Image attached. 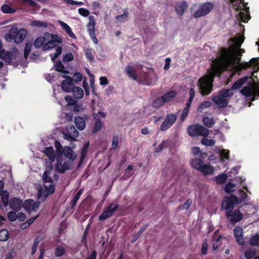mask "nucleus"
Masks as SVG:
<instances>
[{"instance_id": "f257e3e1", "label": "nucleus", "mask_w": 259, "mask_h": 259, "mask_svg": "<svg viewBox=\"0 0 259 259\" xmlns=\"http://www.w3.org/2000/svg\"><path fill=\"white\" fill-rule=\"evenodd\" d=\"M233 44L228 49L221 48L218 58L212 61L211 71L198 80L197 85L200 93L203 95H209L212 90L214 76L220 75L223 70H230L232 75L243 69L253 67V72L258 71L259 59L253 58L248 62L240 63L241 56L244 52L240 48L244 41V37L240 36L230 39Z\"/></svg>"}, {"instance_id": "f03ea898", "label": "nucleus", "mask_w": 259, "mask_h": 259, "mask_svg": "<svg viewBox=\"0 0 259 259\" xmlns=\"http://www.w3.org/2000/svg\"><path fill=\"white\" fill-rule=\"evenodd\" d=\"M247 82V85L244 86L240 90V93L245 97L251 98V101H254L255 97L259 96V82H254L252 78L248 77H244L237 80L232 86L231 91L236 90L240 88L242 85Z\"/></svg>"}, {"instance_id": "7ed1b4c3", "label": "nucleus", "mask_w": 259, "mask_h": 259, "mask_svg": "<svg viewBox=\"0 0 259 259\" xmlns=\"http://www.w3.org/2000/svg\"><path fill=\"white\" fill-rule=\"evenodd\" d=\"M52 170V166L47 167L42 177L44 187L40 185L38 186L37 199L40 201H44L48 195L54 193L55 191L53 181L51 177Z\"/></svg>"}, {"instance_id": "20e7f679", "label": "nucleus", "mask_w": 259, "mask_h": 259, "mask_svg": "<svg viewBox=\"0 0 259 259\" xmlns=\"http://www.w3.org/2000/svg\"><path fill=\"white\" fill-rule=\"evenodd\" d=\"M233 7L236 10L240 11L236 15V18L239 21L246 23L250 18L249 14V8L246 7L243 0H229Z\"/></svg>"}, {"instance_id": "39448f33", "label": "nucleus", "mask_w": 259, "mask_h": 259, "mask_svg": "<svg viewBox=\"0 0 259 259\" xmlns=\"http://www.w3.org/2000/svg\"><path fill=\"white\" fill-rule=\"evenodd\" d=\"M27 31L25 29L18 30L16 26H12L7 33L5 35V39L9 42L14 40L16 44L21 43L27 35Z\"/></svg>"}, {"instance_id": "423d86ee", "label": "nucleus", "mask_w": 259, "mask_h": 259, "mask_svg": "<svg viewBox=\"0 0 259 259\" xmlns=\"http://www.w3.org/2000/svg\"><path fill=\"white\" fill-rule=\"evenodd\" d=\"M239 198L234 195L225 197L222 202V207L226 210L232 209L234 204H241L246 199L247 196L246 193L242 190L239 191Z\"/></svg>"}, {"instance_id": "0eeeda50", "label": "nucleus", "mask_w": 259, "mask_h": 259, "mask_svg": "<svg viewBox=\"0 0 259 259\" xmlns=\"http://www.w3.org/2000/svg\"><path fill=\"white\" fill-rule=\"evenodd\" d=\"M233 95L231 90H223L218 95H213L212 100L220 108H222L228 105L229 98Z\"/></svg>"}, {"instance_id": "6e6552de", "label": "nucleus", "mask_w": 259, "mask_h": 259, "mask_svg": "<svg viewBox=\"0 0 259 259\" xmlns=\"http://www.w3.org/2000/svg\"><path fill=\"white\" fill-rule=\"evenodd\" d=\"M192 167L201 172L203 174L211 175L214 172V168L209 164H205L202 160L199 158H194L191 161Z\"/></svg>"}, {"instance_id": "1a4fd4ad", "label": "nucleus", "mask_w": 259, "mask_h": 259, "mask_svg": "<svg viewBox=\"0 0 259 259\" xmlns=\"http://www.w3.org/2000/svg\"><path fill=\"white\" fill-rule=\"evenodd\" d=\"M56 151L52 146L46 147L43 151L51 162H54L60 155H62V148L59 143H56Z\"/></svg>"}, {"instance_id": "9d476101", "label": "nucleus", "mask_w": 259, "mask_h": 259, "mask_svg": "<svg viewBox=\"0 0 259 259\" xmlns=\"http://www.w3.org/2000/svg\"><path fill=\"white\" fill-rule=\"evenodd\" d=\"M188 135L191 137L201 136L206 137L209 134V130L202 125L198 124L192 125L187 129Z\"/></svg>"}, {"instance_id": "9b49d317", "label": "nucleus", "mask_w": 259, "mask_h": 259, "mask_svg": "<svg viewBox=\"0 0 259 259\" xmlns=\"http://www.w3.org/2000/svg\"><path fill=\"white\" fill-rule=\"evenodd\" d=\"M48 40H45V44L42 48L44 51H47L53 48L58 46V45L62 42V39L60 37L55 34H51L49 33H46Z\"/></svg>"}, {"instance_id": "f8f14e48", "label": "nucleus", "mask_w": 259, "mask_h": 259, "mask_svg": "<svg viewBox=\"0 0 259 259\" xmlns=\"http://www.w3.org/2000/svg\"><path fill=\"white\" fill-rule=\"evenodd\" d=\"M73 164L72 162L64 161L62 155L59 156L56 159L55 168L56 170L60 174H63L65 171L71 169Z\"/></svg>"}, {"instance_id": "ddd939ff", "label": "nucleus", "mask_w": 259, "mask_h": 259, "mask_svg": "<svg viewBox=\"0 0 259 259\" xmlns=\"http://www.w3.org/2000/svg\"><path fill=\"white\" fill-rule=\"evenodd\" d=\"M213 8V5L210 2L201 4L198 9L194 13L193 16L195 18L204 16L209 13Z\"/></svg>"}, {"instance_id": "4468645a", "label": "nucleus", "mask_w": 259, "mask_h": 259, "mask_svg": "<svg viewBox=\"0 0 259 259\" xmlns=\"http://www.w3.org/2000/svg\"><path fill=\"white\" fill-rule=\"evenodd\" d=\"M118 208L117 204L111 203L105 207L99 217L100 221L105 220L112 216L113 212Z\"/></svg>"}, {"instance_id": "2eb2a0df", "label": "nucleus", "mask_w": 259, "mask_h": 259, "mask_svg": "<svg viewBox=\"0 0 259 259\" xmlns=\"http://www.w3.org/2000/svg\"><path fill=\"white\" fill-rule=\"evenodd\" d=\"M79 132L73 126H70L67 128L66 131L63 133V138L69 141H74L76 140Z\"/></svg>"}, {"instance_id": "dca6fc26", "label": "nucleus", "mask_w": 259, "mask_h": 259, "mask_svg": "<svg viewBox=\"0 0 259 259\" xmlns=\"http://www.w3.org/2000/svg\"><path fill=\"white\" fill-rule=\"evenodd\" d=\"M177 116L174 114L167 115L164 121L162 123L160 130L162 131H165L168 129L176 121Z\"/></svg>"}, {"instance_id": "f3484780", "label": "nucleus", "mask_w": 259, "mask_h": 259, "mask_svg": "<svg viewBox=\"0 0 259 259\" xmlns=\"http://www.w3.org/2000/svg\"><path fill=\"white\" fill-rule=\"evenodd\" d=\"M40 202L34 201L33 200H26L23 204V207L25 210L31 212L32 211L36 212L39 207Z\"/></svg>"}, {"instance_id": "a211bd4d", "label": "nucleus", "mask_w": 259, "mask_h": 259, "mask_svg": "<svg viewBox=\"0 0 259 259\" xmlns=\"http://www.w3.org/2000/svg\"><path fill=\"white\" fill-rule=\"evenodd\" d=\"M226 215L230 218V221L233 224L240 221L242 219V214L237 209L233 211L228 210L226 212Z\"/></svg>"}, {"instance_id": "6ab92c4d", "label": "nucleus", "mask_w": 259, "mask_h": 259, "mask_svg": "<svg viewBox=\"0 0 259 259\" xmlns=\"http://www.w3.org/2000/svg\"><path fill=\"white\" fill-rule=\"evenodd\" d=\"M65 78V80H63L61 83V87L63 91L66 92L70 93L71 90L73 87L72 82V78L66 75H64L62 76Z\"/></svg>"}, {"instance_id": "aec40b11", "label": "nucleus", "mask_w": 259, "mask_h": 259, "mask_svg": "<svg viewBox=\"0 0 259 259\" xmlns=\"http://www.w3.org/2000/svg\"><path fill=\"white\" fill-rule=\"evenodd\" d=\"M75 148V146H72V148L69 146H65L62 149V153H63L65 156L71 161H74L77 157L76 154L73 151V149Z\"/></svg>"}, {"instance_id": "412c9836", "label": "nucleus", "mask_w": 259, "mask_h": 259, "mask_svg": "<svg viewBox=\"0 0 259 259\" xmlns=\"http://www.w3.org/2000/svg\"><path fill=\"white\" fill-rule=\"evenodd\" d=\"M4 183L0 181V198L5 206L8 204L9 193L7 191H3Z\"/></svg>"}, {"instance_id": "4be33fe9", "label": "nucleus", "mask_w": 259, "mask_h": 259, "mask_svg": "<svg viewBox=\"0 0 259 259\" xmlns=\"http://www.w3.org/2000/svg\"><path fill=\"white\" fill-rule=\"evenodd\" d=\"M243 229L241 227H238L234 230V235L236 239L237 242L240 245L244 244V239L242 237Z\"/></svg>"}, {"instance_id": "5701e85b", "label": "nucleus", "mask_w": 259, "mask_h": 259, "mask_svg": "<svg viewBox=\"0 0 259 259\" xmlns=\"http://www.w3.org/2000/svg\"><path fill=\"white\" fill-rule=\"evenodd\" d=\"M23 205L22 201L18 198H13L10 200V206L11 209L19 211Z\"/></svg>"}, {"instance_id": "b1692460", "label": "nucleus", "mask_w": 259, "mask_h": 259, "mask_svg": "<svg viewBox=\"0 0 259 259\" xmlns=\"http://www.w3.org/2000/svg\"><path fill=\"white\" fill-rule=\"evenodd\" d=\"M70 92L77 100L82 99L84 94L83 90L79 87H73Z\"/></svg>"}, {"instance_id": "393cba45", "label": "nucleus", "mask_w": 259, "mask_h": 259, "mask_svg": "<svg viewBox=\"0 0 259 259\" xmlns=\"http://www.w3.org/2000/svg\"><path fill=\"white\" fill-rule=\"evenodd\" d=\"M13 54L8 51L2 50L0 51V58L6 62L10 63L13 58Z\"/></svg>"}, {"instance_id": "a878e982", "label": "nucleus", "mask_w": 259, "mask_h": 259, "mask_svg": "<svg viewBox=\"0 0 259 259\" xmlns=\"http://www.w3.org/2000/svg\"><path fill=\"white\" fill-rule=\"evenodd\" d=\"M47 36L49 35L45 33L42 36L36 38L34 42V46L36 48H39L41 47H43V46L45 44V40H48V38L47 37Z\"/></svg>"}, {"instance_id": "bb28decb", "label": "nucleus", "mask_w": 259, "mask_h": 259, "mask_svg": "<svg viewBox=\"0 0 259 259\" xmlns=\"http://www.w3.org/2000/svg\"><path fill=\"white\" fill-rule=\"evenodd\" d=\"M95 24L96 22L94 16H90L89 17V22L87 25L89 34L95 33Z\"/></svg>"}, {"instance_id": "cd10ccee", "label": "nucleus", "mask_w": 259, "mask_h": 259, "mask_svg": "<svg viewBox=\"0 0 259 259\" xmlns=\"http://www.w3.org/2000/svg\"><path fill=\"white\" fill-rule=\"evenodd\" d=\"M74 121L76 127L79 130H83L85 128V122L84 120L82 117H75Z\"/></svg>"}, {"instance_id": "c85d7f7f", "label": "nucleus", "mask_w": 259, "mask_h": 259, "mask_svg": "<svg viewBox=\"0 0 259 259\" xmlns=\"http://www.w3.org/2000/svg\"><path fill=\"white\" fill-rule=\"evenodd\" d=\"M93 116L96 120V122L94 125V127L93 130L94 133L99 131L102 127V124L100 119L98 118V115L96 113H93Z\"/></svg>"}, {"instance_id": "c756f323", "label": "nucleus", "mask_w": 259, "mask_h": 259, "mask_svg": "<svg viewBox=\"0 0 259 259\" xmlns=\"http://www.w3.org/2000/svg\"><path fill=\"white\" fill-rule=\"evenodd\" d=\"M187 7V6L186 2L178 4L176 6V11L178 15H182Z\"/></svg>"}, {"instance_id": "7c9ffc66", "label": "nucleus", "mask_w": 259, "mask_h": 259, "mask_svg": "<svg viewBox=\"0 0 259 259\" xmlns=\"http://www.w3.org/2000/svg\"><path fill=\"white\" fill-rule=\"evenodd\" d=\"M30 25L33 27H47L48 26L47 23L45 21L39 20H33L30 23Z\"/></svg>"}, {"instance_id": "2f4dec72", "label": "nucleus", "mask_w": 259, "mask_h": 259, "mask_svg": "<svg viewBox=\"0 0 259 259\" xmlns=\"http://www.w3.org/2000/svg\"><path fill=\"white\" fill-rule=\"evenodd\" d=\"M232 175L229 174L228 176L225 174H222L215 177V181L218 184H224L228 177H232Z\"/></svg>"}, {"instance_id": "473e14b6", "label": "nucleus", "mask_w": 259, "mask_h": 259, "mask_svg": "<svg viewBox=\"0 0 259 259\" xmlns=\"http://www.w3.org/2000/svg\"><path fill=\"white\" fill-rule=\"evenodd\" d=\"M177 95V92L175 91H170L165 94L162 97L164 99L165 103L171 101L174 98H175Z\"/></svg>"}, {"instance_id": "72a5a7b5", "label": "nucleus", "mask_w": 259, "mask_h": 259, "mask_svg": "<svg viewBox=\"0 0 259 259\" xmlns=\"http://www.w3.org/2000/svg\"><path fill=\"white\" fill-rule=\"evenodd\" d=\"M126 72L130 77L133 78L134 80H136L137 79L136 70L133 67L131 66H127L126 68Z\"/></svg>"}, {"instance_id": "f704fd0d", "label": "nucleus", "mask_w": 259, "mask_h": 259, "mask_svg": "<svg viewBox=\"0 0 259 259\" xmlns=\"http://www.w3.org/2000/svg\"><path fill=\"white\" fill-rule=\"evenodd\" d=\"M85 54L87 58L90 61L94 60L95 54V51L92 49H86L85 50Z\"/></svg>"}, {"instance_id": "c9c22d12", "label": "nucleus", "mask_w": 259, "mask_h": 259, "mask_svg": "<svg viewBox=\"0 0 259 259\" xmlns=\"http://www.w3.org/2000/svg\"><path fill=\"white\" fill-rule=\"evenodd\" d=\"M202 122L206 126L208 127H212L214 123L213 119L207 116H205L202 118Z\"/></svg>"}, {"instance_id": "e433bc0d", "label": "nucleus", "mask_w": 259, "mask_h": 259, "mask_svg": "<svg viewBox=\"0 0 259 259\" xmlns=\"http://www.w3.org/2000/svg\"><path fill=\"white\" fill-rule=\"evenodd\" d=\"M249 244L252 246H257L259 245V235L255 234L252 236L249 239Z\"/></svg>"}, {"instance_id": "4c0bfd02", "label": "nucleus", "mask_w": 259, "mask_h": 259, "mask_svg": "<svg viewBox=\"0 0 259 259\" xmlns=\"http://www.w3.org/2000/svg\"><path fill=\"white\" fill-rule=\"evenodd\" d=\"M165 103L164 99L162 97L156 99L153 103V106L155 108H158L162 106Z\"/></svg>"}, {"instance_id": "58836bf2", "label": "nucleus", "mask_w": 259, "mask_h": 259, "mask_svg": "<svg viewBox=\"0 0 259 259\" xmlns=\"http://www.w3.org/2000/svg\"><path fill=\"white\" fill-rule=\"evenodd\" d=\"M9 238V233L7 230L3 229L0 231V241H6Z\"/></svg>"}, {"instance_id": "ea45409f", "label": "nucleus", "mask_w": 259, "mask_h": 259, "mask_svg": "<svg viewBox=\"0 0 259 259\" xmlns=\"http://www.w3.org/2000/svg\"><path fill=\"white\" fill-rule=\"evenodd\" d=\"M236 185L232 183L227 184L225 187V190L227 193H231L235 190Z\"/></svg>"}, {"instance_id": "a19ab883", "label": "nucleus", "mask_w": 259, "mask_h": 259, "mask_svg": "<svg viewBox=\"0 0 259 259\" xmlns=\"http://www.w3.org/2000/svg\"><path fill=\"white\" fill-rule=\"evenodd\" d=\"M2 11L6 14H12L15 12V10L7 5H4L2 7Z\"/></svg>"}, {"instance_id": "79ce46f5", "label": "nucleus", "mask_w": 259, "mask_h": 259, "mask_svg": "<svg viewBox=\"0 0 259 259\" xmlns=\"http://www.w3.org/2000/svg\"><path fill=\"white\" fill-rule=\"evenodd\" d=\"M201 143L205 145L208 146H212L214 145L215 141L212 139H208L205 137H204L201 141Z\"/></svg>"}, {"instance_id": "37998d69", "label": "nucleus", "mask_w": 259, "mask_h": 259, "mask_svg": "<svg viewBox=\"0 0 259 259\" xmlns=\"http://www.w3.org/2000/svg\"><path fill=\"white\" fill-rule=\"evenodd\" d=\"M192 203V200L190 199H187L186 201L182 205H180L178 207L179 210L182 209H188L191 205Z\"/></svg>"}, {"instance_id": "c03bdc74", "label": "nucleus", "mask_w": 259, "mask_h": 259, "mask_svg": "<svg viewBox=\"0 0 259 259\" xmlns=\"http://www.w3.org/2000/svg\"><path fill=\"white\" fill-rule=\"evenodd\" d=\"M211 105V103L208 101H205L201 103L198 107V110L201 111L205 108H209Z\"/></svg>"}, {"instance_id": "a18cd8bd", "label": "nucleus", "mask_w": 259, "mask_h": 259, "mask_svg": "<svg viewBox=\"0 0 259 259\" xmlns=\"http://www.w3.org/2000/svg\"><path fill=\"white\" fill-rule=\"evenodd\" d=\"M230 151L228 150L222 149L220 152V155L221 157V161H224V159H228L230 156Z\"/></svg>"}, {"instance_id": "49530a36", "label": "nucleus", "mask_w": 259, "mask_h": 259, "mask_svg": "<svg viewBox=\"0 0 259 259\" xmlns=\"http://www.w3.org/2000/svg\"><path fill=\"white\" fill-rule=\"evenodd\" d=\"M89 146V142H87L84 144L83 147L81 149V159L83 160L87 153V150Z\"/></svg>"}, {"instance_id": "de8ad7c7", "label": "nucleus", "mask_w": 259, "mask_h": 259, "mask_svg": "<svg viewBox=\"0 0 259 259\" xmlns=\"http://www.w3.org/2000/svg\"><path fill=\"white\" fill-rule=\"evenodd\" d=\"M189 98L188 99V101L187 102V104L188 105V106H190L191 104L193 101V98L195 96V90L194 88H191L189 92Z\"/></svg>"}, {"instance_id": "09e8293b", "label": "nucleus", "mask_w": 259, "mask_h": 259, "mask_svg": "<svg viewBox=\"0 0 259 259\" xmlns=\"http://www.w3.org/2000/svg\"><path fill=\"white\" fill-rule=\"evenodd\" d=\"M32 46V45L31 43H27L26 44L24 52V56L25 59L27 58L28 56L31 51V48Z\"/></svg>"}, {"instance_id": "8fccbe9b", "label": "nucleus", "mask_w": 259, "mask_h": 259, "mask_svg": "<svg viewBox=\"0 0 259 259\" xmlns=\"http://www.w3.org/2000/svg\"><path fill=\"white\" fill-rule=\"evenodd\" d=\"M190 107V106H188V105L187 104L186 107L183 109L181 116V119L182 121H184L187 117L189 113Z\"/></svg>"}, {"instance_id": "3c124183", "label": "nucleus", "mask_w": 259, "mask_h": 259, "mask_svg": "<svg viewBox=\"0 0 259 259\" xmlns=\"http://www.w3.org/2000/svg\"><path fill=\"white\" fill-rule=\"evenodd\" d=\"M127 19V12H125L123 14L116 17V20L119 22L126 21Z\"/></svg>"}, {"instance_id": "603ef678", "label": "nucleus", "mask_w": 259, "mask_h": 259, "mask_svg": "<svg viewBox=\"0 0 259 259\" xmlns=\"http://www.w3.org/2000/svg\"><path fill=\"white\" fill-rule=\"evenodd\" d=\"M134 166L129 165L126 169L125 170V174L127 177H131L134 173Z\"/></svg>"}, {"instance_id": "864d4df0", "label": "nucleus", "mask_w": 259, "mask_h": 259, "mask_svg": "<svg viewBox=\"0 0 259 259\" xmlns=\"http://www.w3.org/2000/svg\"><path fill=\"white\" fill-rule=\"evenodd\" d=\"M118 144V136L117 135L114 136L112 139L111 148L112 149H115L117 148Z\"/></svg>"}, {"instance_id": "5fc2aeb1", "label": "nucleus", "mask_w": 259, "mask_h": 259, "mask_svg": "<svg viewBox=\"0 0 259 259\" xmlns=\"http://www.w3.org/2000/svg\"><path fill=\"white\" fill-rule=\"evenodd\" d=\"M64 67L61 63L57 64L55 66V70L58 72L68 74V72L64 70Z\"/></svg>"}, {"instance_id": "6e6d98bb", "label": "nucleus", "mask_w": 259, "mask_h": 259, "mask_svg": "<svg viewBox=\"0 0 259 259\" xmlns=\"http://www.w3.org/2000/svg\"><path fill=\"white\" fill-rule=\"evenodd\" d=\"M65 99L67 102L68 105H72L77 102V100L74 97H71L70 96H67L65 97Z\"/></svg>"}, {"instance_id": "4d7b16f0", "label": "nucleus", "mask_w": 259, "mask_h": 259, "mask_svg": "<svg viewBox=\"0 0 259 259\" xmlns=\"http://www.w3.org/2000/svg\"><path fill=\"white\" fill-rule=\"evenodd\" d=\"M255 255V252L254 250L250 249L247 250L245 253V256L247 259H250L254 257Z\"/></svg>"}, {"instance_id": "13d9d810", "label": "nucleus", "mask_w": 259, "mask_h": 259, "mask_svg": "<svg viewBox=\"0 0 259 259\" xmlns=\"http://www.w3.org/2000/svg\"><path fill=\"white\" fill-rule=\"evenodd\" d=\"M8 218L10 221L14 222L17 219V215L14 211H10L8 213Z\"/></svg>"}, {"instance_id": "bf43d9fd", "label": "nucleus", "mask_w": 259, "mask_h": 259, "mask_svg": "<svg viewBox=\"0 0 259 259\" xmlns=\"http://www.w3.org/2000/svg\"><path fill=\"white\" fill-rule=\"evenodd\" d=\"M83 87L84 89L85 95L89 96L90 95V88L87 82V79L85 77L84 78L83 81Z\"/></svg>"}, {"instance_id": "052dcab7", "label": "nucleus", "mask_w": 259, "mask_h": 259, "mask_svg": "<svg viewBox=\"0 0 259 259\" xmlns=\"http://www.w3.org/2000/svg\"><path fill=\"white\" fill-rule=\"evenodd\" d=\"M62 52V48L61 47H58L56 48L55 53L53 54V56L52 57V60L54 61L59 56Z\"/></svg>"}, {"instance_id": "680f3d73", "label": "nucleus", "mask_w": 259, "mask_h": 259, "mask_svg": "<svg viewBox=\"0 0 259 259\" xmlns=\"http://www.w3.org/2000/svg\"><path fill=\"white\" fill-rule=\"evenodd\" d=\"M82 193V190H80L74 196L73 199L72 200L71 203L73 205H74L77 200L79 199L81 194Z\"/></svg>"}, {"instance_id": "e2e57ef3", "label": "nucleus", "mask_w": 259, "mask_h": 259, "mask_svg": "<svg viewBox=\"0 0 259 259\" xmlns=\"http://www.w3.org/2000/svg\"><path fill=\"white\" fill-rule=\"evenodd\" d=\"M65 252V250L64 247H58L56 248L55 250V255L57 256H62Z\"/></svg>"}, {"instance_id": "0e129e2a", "label": "nucleus", "mask_w": 259, "mask_h": 259, "mask_svg": "<svg viewBox=\"0 0 259 259\" xmlns=\"http://www.w3.org/2000/svg\"><path fill=\"white\" fill-rule=\"evenodd\" d=\"M78 11L79 14L83 17H87L90 14L89 11L84 8H79Z\"/></svg>"}, {"instance_id": "69168bd1", "label": "nucleus", "mask_w": 259, "mask_h": 259, "mask_svg": "<svg viewBox=\"0 0 259 259\" xmlns=\"http://www.w3.org/2000/svg\"><path fill=\"white\" fill-rule=\"evenodd\" d=\"M73 56L71 53L66 54L64 56L63 61L64 62H69L73 60Z\"/></svg>"}, {"instance_id": "338daca9", "label": "nucleus", "mask_w": 259, "mask_h": 259, "mask_svg": "<svg viewBox=\"0 0 259 259\" xmlns=\"http://www.w3.org/2000/svg\"><path fill=\"white\" fill-rule=\"evenodd\" d=\"M221 238V236H219L212 243V249L213 250H215L218 248L219 246L220 245V239Z\"/></svg>"}, {"instance_id": "774afa93", "label": "nucleus", "mask_w": 259, "mask_h": 259, "mask_svg": "<svg viewBox=\"0 0 259 259\" xmlns=\"http://www.w3.org/2000/svg\"><path fill=\"white\" fill-rule=\"evenodd\" d=\"M208 245L206 242H204L202 245L201 254L205 255L207 253Z\"/></svg>"}]
</instances>
